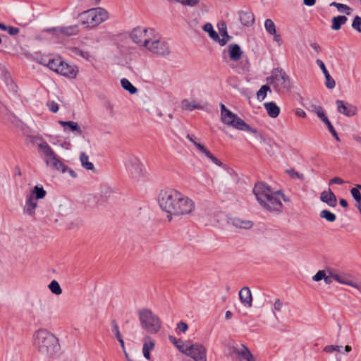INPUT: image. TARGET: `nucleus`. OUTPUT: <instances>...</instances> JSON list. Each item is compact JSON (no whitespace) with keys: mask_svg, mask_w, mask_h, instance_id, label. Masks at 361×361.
<instances>
[{"mask_svg":"<svg viewBox=\"0 0 361 361\" xmlns=\"http://www.w3.org/2000/svg\"><path fill=\"white\" fill-rule=\"evenodd\" d=\"M180 108L185 111H193L195 109H203L204 106L195 100L183 99L180 103Z\"/></svg>","mask_w":361,"mask_h":361,"instance_id":"nucleus-23","label":"nucleus"},{"mask_svg":"<svg viewBox=\"0 0 361 361\" xmlns=\"http://www.w3.org/2000/svg\"><path fill=\"white\" fill-rule=\"evenodd\" d=\"M270 83L274 85L277 91L286 89L289 87V79L286 73L280 68H276L272 71L269 78Z\"/></svg>","mask_w":361,"mask_h":361,"instance_id":"nucleus-11","label":"nucleus"},{"mask_svg":"<svg viewBox=\"0 0 361 361\" xmlns=\"http://www.w3.org/2000/svg\"><path fill=\"white\" fill-rule=\"evenodd\" d=\"M80 160L82 167L87 170H94V164L89 161V157L85 152L80 154Z\"/></svg>","mask_w":361,"mask_h":361,"instance_id":"nucleus-35","label":"nucleus"},{"mask_svg":"<svg viewBox=\"0 0 361 361\" xmlns=\"http://www.w3.org/2000/svg\"><path fill=\"white\" fill-rule=\"evenodd\" d=\"M240 20L245 26H251L255 22L254 15L251 12H243L240 15Z\"/></svg>","mask_w":361,"mask_h":361,"instance_id":"nucleus-29","label":"nucleus"},{"mask_svg":"<svg viewBox=\"0 0 361 361\" xmlns=\"http://www.w3.org/2000/svg\"><path fill=\"white\" fill-rule=\"evenodd\" d=\"M154 30L151 28L137 27L130 33V38L138 46L145 47L152 40Z\"/></svg>","mask_w":361,"mask_h":361,"instance_id":"nucleus-9","label":"nucleus"},{"mask_svg":"<svg viewBox=\"0 0 361 361\" xmlns=\"http://www.w3.org/2000/svg\"><path fill=\"white\" fill-rule=\"evenodd\" d=\"M178 349L183 353L191 357L195 361H207L206 348L202 344H190L188 341L180 346H178Z\"/></svg>","mask_w":361,"mask_h":361,"instance_id":"nucleus-8","label":"nucleus"},{"mask_svg":"<svg viewBox=\"0 0 361 361\" xmlns=\"http://www.w3.org/2000/svg\"><path fill=\"white\" fill-rule=\"evenodd\" d=\"M264 27L267 32L270 35H275L276 30L274 21L271 19H267L264 23Z\"/></svg>","mask_w":361,"mask_h":361,"instance_id":"nucleus-40","label":"nucleus"},{"mask_svg":"<svg viewBox=\"0 0 361 361\" xmlns=\"http://www.w3.org/2000/svg\"><path fill=\"white\" fill-rule=\"evenodd\" d=\"M326 275L325 271L319 270L317 273L312 277V280L314 281H319L324 279Z\"/></svg>","mask_w":361,"mask_h":361,"instance_id":"nucleus-51","label":"nucleus"},{"mask_svg":"<svg viewBox=\"0 0 361 361\" xmlns=\"http://www.w3.org/2000/svg\"><path fill=\"white\" fill-rule=\"evenodd\" d=\"M66 171H68V172L69 173V174H70L73 178H76V177H77V174H76V173H75L73 170H72V169H68V168L67 167V169H66Z\"/></svg>","mask_w":361,"mask_h":361,"instance_id":"nucleus-64","label":"nucleus"},{"mask_svg":"<svg viewBox=\"0 0 361 361\" xmlns=\"http://www.w3.org/2000/svg\"><path fill=\"white\" fill-rule=\"evenodd\" d=\"M295 114L299 117H302V118L306 117V113L302 109H297V110L295 111Z\"/></svg>","mask_w":361,"mask_h":361,"instance_id":"nucleus-60","label":"nucleus"},{"mask_svg":"<svg viewBox=\"0 0 361 361\" xmlns=\"http://www.w3.org/2000/svg\"><path fill=\"white\" fill-rule=\"evenodd\" d=\"M330 6L336 7L339 12L344 13L348 16L351 15L353 12V8L345 4L337 2H332L330 4Z\"/></svg>","mask_w":361,"mask_h":361,"instance_id":"nucleus-32","label":"nucleus"},{"mask_svg":"<svg viewBox=\"0 0 361 361\" xmlns=\"http://www.w3.org/2000/svg\"><path fill=\"white\" fill-rule=\"evenodd\" d=\"M310 107H311V111L314 114H315L318 116V118H319L324 123L329 121V118L326 115L325 111L323 109V108L321 106L312 105Z\"/></svg>","mask_w":361,"mask_h":361,"instance_id":"nucleus-31","label":"nucleus"},{"mask_svg":"<svg viewBox=\"0 0 361 361\" xmlns=\"http://www.w3.org/2000/svg\"><path fill=\"white\" fill-rule=\"evenodd\" d=\"M46 195L47 192L42 186L35 185L27 196H32L34 200L37 201V200L43 199Z\"/></svg>","mask_w":361,"mask_h":361,"instance_id":"nucleus-25","label":"nucleus"},{"mask_svg":"<svg viewBox=\"0 0 361 361\" xmlns=\"http://www.w3.org/2000/svg\"><path fill=\"white\" fill-rule=\"evenodd\" d=\"M231 224L233 226L239 228L249 229L253 226V223L250 221L243 220L238 218L231 219Z\"/></svg>","mask_w":361,"mask_h":361,"instance_id":"nucleus-28","label":"nucleus"},{"mask_svg":"<svg viewBox=\"0 0 361 361\" xmlns=\"http://www.w3.org/2000/svg\"><path fill=\"white\" fill-rule=\"evenodd\" d=\"M283 302L280 299H276L274 304V310L278 312L281 310Z\"/></svg>","mask_w":361,"mask_h":361,"instance_id":"nucleus-54","label":"nucleus"},{"mask_svg":"<svg viewBox=\"0 0 361 361\" xmlns=\"http://www.w3.org/2000/svg\"><path fill=\"white\" fill-rule=\"evenodd\" d=\"M145 48L152 54L159 56H167L170 54L169 47L164 41L160 40L152 37V40L148 44Z\"/></svg>","mask_w":361,"mask_h":361,"instance_id":"nucleus-12","label":"nucleus"},{"mask_svg":"<svg viewBox=\"0 0 361 361\" xmlns=\"http://www.w3.org/2000/svg\"><path fill=\"white\" fill-rule=\"evenodd\" d=\"M6 31L8 32L9 35H11L12 36L16 35L20 32L19 28L12 27V26L8 27Z\"/></svg>","mask_w":361,"mask_h":361,"instance_id":"nucleus-53","label":"nucleus"},{"mask_svg":"<svg viewBox=\"0 0 361 361\" xmlns=\"http://www.w3.org/2000/svg\"><path fill=\"white\" fill-rule=\"evenodd\" d=\"M114 192H115L114 191V190L108 186H104L101 190L102 196L105 198L110 197L111 195L114 194Z\"/></svg>","mask_w":361,"mask_h":361,"instance_id":"nucleus-46","label":"nucleus"},{"mask_svg":"<svg viewBox=\"0 0 361 361\" xmlns=\"http://www.w3.org/2000/svg\"><path fill=\"white\" fill-rule=\"evenodd\" d=\"M125 166L128 173L133 178H139L143 174L144 166L140 159L134 155H128L125 160Z\"/></svg>","mask_w":361,"mask_h":361,"instance_id":"nucleus-10","label":"nucleus"},{"mask_svg":"<svg viewBox=\"0 0 361 361\" xmlns=\"http://www.w3.org/2000/svg\"><path fill=\"white\" fill-rule=\"evenodd\" d=\"M111 331L115 334V336L117 338H120L122 336L120 333L118 326L115 319H113L111 322Z\"/></svg>","mask_w":361,"mask_h":361,"instance_id":"nucleus-44","label":"nucleus"},{"mask_svg":"<svg viewBox=\"0 0 361 361\" xmlns=\"http://www.w3.org/2000/svg\"><path fill=\"white\" fill-rule=\"evenodd\" d=\"M315 3L316 0H303V4L307 6H312Z\"/></svg>","mask_w":361,"mask_h":361,"instance_id":"nucleus-61","label":"nucleus"},{"mask_svg":"<svg viewBox=\"0 0 361 361\" xmlns=\"http://www.w3.org/2000/svg\"><path fill=\"white\" fill-rule=\"evenodd\" d=\"M121 84L122 87L130 94H135L137 91V88L126 78L121 79Z\"/></svg>","mask_w":361,"mask_h":361,"instance_id":"nucleus-37","label":"nucleus"},{"mask_svg":"<svg viewBox=\"0 0 361 361\" xmlns=\"http://www.w3.org/2000/svg\"><path fill=\"white\" fill-rule=\"evenodd\" d=\"M352 27L361 33V17L356 16L352 23Z\"/></svg>","mask_w":361,"mask_h":361,"instance_id":"nucleus-43","label":"nucleus"},{"mask_svg":"<svg viewBox=\"0 0 361 361\" xmlns=\"http://www.w3.org/2000/svg\"><path fill=\"white\" fill-rule=\"evenodd\" d=\"M316 63L318 65V66L321 68L322 73L324 75L326 81H325V85L329 89H333L336 86V82L332 78V77L330 75L329 71H327L324 63L321 59H317Z\"/></svg>","mask_w":361,"mask_h":361,"instance_id":"nucleus-16","label":"nucleus"},{"mask_svg":"<svg viewBox=\"0 0 361 361\" xmlns=\"http://www.w3.org/2000/svg\"><path fill=\"white\" fill-rule=\"evenodd\" d=\"M51 292L56 295H59L62 293V289L58 281L56 280H53L48 286Z\"/></svg>","mask_w":361,"mask_h":361,"instance_id":"nucleus-38","label":"nucleus"},{"mask_svg":"<svg viewBox=\"0 0 361 361\" xmlns=\"http://www.w3.org/2000/svg\"><path fill=\"white\" fill-rule=\"evenodd\" d=\"M59 123L64 128V130L69 129L71 131H75L78 135L82 133V130L76 122L59 121Z\"/></svg>","mask_w":361,"mask_h":361,"instance_id":"nucleus-27","label":"nucleus"},{"mask_svg":"<svg viewBox=\"0 0 361 361\" xmlns=\"http://www.w3.org/2000/svg\"><path fill=\"white\" fill-rule=\"evenodd\" d=\"M37 207V201L34 200L32 196H27L25 203L23 207V212L28 216H33L35 214Z\"/></svg>","mask_w":361,"mask_h":361,"instance_id":"nucleus-19","label":"nucleus"},{"mask_svg":"<svg viewBox=\"0 0 361 361\" xmlns=\"http://www.w3.org/2000/svg\"><path fill=\"white\" fill-rule=\"evenodd\" d=\"M333 279L334 277L332 276V274L330 276H326L325 275L324 280L326 284H330L332 282Z\"/></svg>","mask_w":361,"mask_h":361,"instance_id":"nucleus-62","label":"nucleus"},{"mask_svg":"<svg viewBox=\"0 0 361 361\" xmlns=\"http://www.w3.org/2000/svg\"><path fill=\"white\" fill-rule=\"evenodd\" d=\"M203 30L208 32L209 36L215 42H217V39H219V34L213 29V26L211 23H206L203 26Z\"/></svg>","mask_w":361,"mask_h":361,"instance_id":"nucleus-33","label":"nucleus"},{"mask_svg":"<svg viewBox=\"0 0 361 361\" xmlns=\"http://www.w3.org/2000/svg\"><path fill=\"white\" fill-rule=\"evenodd\" d=\"M268 115L271 118H276L280 113V108L273 102H267L264 104Z\"/></svg>","mask_w":361,"mask_h":361,"instance_id":"nucleus-26","label":"nucleus"},{"mask_svg":"<svg viewBox=\"0 0 361 361\" xmlns=\"http://www.w3.org/2000/svg\"><path fill=\"white\" fill-rule=\"evenodd\" d=\"M344 183L343 180L341 179V178L339 177H334L333 178H331L329 181V184H338V185H341Z\"/></svg>","mask_w":361,"mask_h":361,"instance_id":"nucleus-57","label":"nucleus"},{"mask_svg":"<svg viewBox=\"0 0 361 361\" xmlns=\"http://www.w3.org/2000/svg\"><path fill=\"white\" fill-rule=\"evenodd\" d=\"M72 51L75 56H79L88 61L90 59L91 56L88 51L81 50L78 48H73Z\"/></svg>","mask_w":361,"mask_h":361,"instance_id":"nucleus-42","label":"nucleus"},{"mask_svg":"<svg viewBox=\"0 0 361 361\" xmlns=\"http://www.w3.org/2000/svg\"><path fill=\"white\" fill-rule=\"evenodd\" d=\"M243 349L242 350H239L238 349L235 348L234 353H236L242 360L246 361H256L255 357L250 352L248 348L245 345H242Z\"/></svg>","mask_w":361,"mask_h":361,"instance_id":"nucleus-24","label":"nucleus"},{"mask_svg":"<svg viewBox=\"0 0 361 361\" xmlns=\"http://www.w3.org/2000/svg\"><path fill=\"white\" fill-rule=\"evenodd\" d=\"M34 345L41 354L50 357L55 356L61 349L59 339L44 329L34 334Z\"/></svg>","mask_w":361,"mask_h":361,"instance_id":"nucleus-3","label":"nucleus"},{"mask_svg":"<svg viewBox=\"0 0 361 361\" xmlns=\"http://www.w3.org/2000/svg\"><path fill=\"white\" fill-rule=\"evenodd\" d=\"M228 52L230 59L234 61H239L243 55V51L240 46L236 44H230L228 47Z\"/></svg>","mask_w":361,"mask_h":361,"instance_id":"nucleus-21","label":"nucleus"},{"mask_svg":"<svg viewBox=\"0 0 361 361\" xmlns=\"http://www.w3.org/2000/svg\"><path fill=\"white\" fill-rule=\"evenodd\" d=\"M270 90V88L268 85H265L261 87V88L257 92V99L260 101L264 99L267 96V91Z\"/></svg>","mask_w":361,"mask_h":361,"instance_id":"nucleus-41","label":"nucleus"},{"mask_svg":"<svg viewBox=\"0 0 361 361\" xmlns=\"http://www.w3.org/2000/svg\"><path fill=\"white\" fill-rule=\"evenodd\" d=\"M286 173L292 178H299L300 180H303L305 176L303 174L299 173L293 169H289L286 171Z\"/></svg>","mask_w":361,"mask_h":361,"instance_id":"nucleus-49","label":"nucleus"},{"mask_svg":"<svg viewBox=\"0 0 361 361\" xmlns=\"http://www.w3.org/2000/svg\"><path fill=\"white\" fill-rule=\"evenodd\" d=\"M348 18L345 16H338L332 18L331 29L334 30H339L341 26L346 23Z\"/></svg>","mask_w":361,"mask_h":361,"instance_id":"nucleus-30","label":"nucleus"},{"mask_svg":"<svg viewBox=\"0 0 361 361\" xmlns=\"http://www.w3.org/2000/svg\"><path fill=\"white\" fill-rule=\"evenodd\" d=\"M218 27L219 30V34L222 37V38L219 37V39H217V42L221 46H224L227 44V42L231 39V37L228 35L227 32V26L225 22H221L218 24Z\"/></svg>","mask_w":361,"mask_h":361,"instance_id":"nucleus-20","label":"nucleus"},{"mask_svg":"<svg viewBox=\"0 0 361 361\" xmlns=\"http://www.w3.org/2000/svg\"><path fill=\"white\" fill-rule=\"evenodd\" d=\"M170 341L173 343L177 348L178 346H180L183 343L180 339H177L173 336H169V337Z\"/></svg>","mask_w":361,"mask_h":361,"instance_id":"nucleus-55","label":"nucleus"},{"mask_svg":"<svg viewBox=\"0 0 361 361\" xmlns=\"http://www.w3.org/2000/svg\"><path fill=\"white\" fill-rule=\"evenodd\" d=\"M320 200L331 207H335L337 204L336 196L330 188L321 192Z\"/></svg>","mask_w":361,"mask_h":361,"instance_id":"nucleus-15","label":"nucleus"},{"mask_svg":"<svg viewBox=\"0 0 361 361\" xmlns=\"http://www.w3.org/2000/svg\"><path fill=\"white\" fill-rule=\"evenodd\" d=\"M325 124L326 125L329 130L330 131L331 134L333 135V137L337 140V141H339L340 140V138L338 135V133H336L335 128H334V126H332V124L331 123L330 121L329 120L328 121H326V123H325Z\"/></svg>","mask_w":361,"mask_h":361,"instance_id":"nucleus-48","label":"nucleus"},{"mask_svg":"<svg viewBox=\"0 0 361 361\" xmlns=\"http://www.w3.org/2000/svg\"><path fill=\"white\" fill-rule=\"evenodd\" d=\"M319 216L321 218L326 219L329 222H334L336 219V215L327 209L321 211Z\"/></svg>","mask_w":361,"mask_h":361,"instance_id":"nucleus-39","label":"nucleus"},{"mask_svg":"<svg viewBox=\"0 0 361 361\" xmlns=\"http://www.w3.org/2000/svg\"><path fill=\"white\" fill-rule=\"evenodd\" d=\"M40 153L43 156L47 166L65 173L67 166L60 160L59 157L45 141L39 144Z\"/></svg>","mask_w":361,"mask_h":361,"instance_id":"nucleus-7","label":"nucleus"},{"mask_svg":"<svg viewBox=\"0 0 361 361\" xmlns=\"http://www.w3.org/2000/svg\"><path fill=\"white\" fill-rule=\"evenodd\" d=\"M253 193L259 204L269 212H280L281 211L283 204L279 196H281L285 202L288 201L281 191L274 192L262 182L255 184Z\"/></svg>","mask_w":361,"mask_h":361,"instance_id":"nucleus-2","label":"nucleus"},{"mask_svg":"<svg viewBox=\"0 0 361 361\" xmlns=\"http://www.w3.org/2000/svg\"><path fill=\"white\" fill-rule=\"evenodd\" d=\"M78 72V70L75 67L71 66L62 61L58 73L71 78H74L76 77Z\"/></svg>","mask_w":361,"mask_h":361,"instance_id":"nucleus-17","label":"nucleus"},{"mask_svg":"<svg viewBox=\"0 0 361 361\" xmlns=\"http://www.w3.org/2000/svg\"><path fill=\"white\" fill-rule=\"evenodd\" d=\"M220 108L221 120L223 123L240 130L251 132L255 135L258 134L257 129L252 128L243 119L228 109L224 104H220Z\"/></svg>","mask_w":361,"mask_h":361,"instance_id":"nucleus-5","label":"nucleus"},{"mask_svg":"<svg viewBox=\"0 0 361 361\" xmlns=\"http://www.w3.org/2000/svg\"><path fill=\"white\" fill-rule=\"evenodd\" d=\"M239 298L242 304L250 307L252 302V297L250 288L245 286L239 291Z\"/></svg>","mask_w":361,"mask_h":361,"instance_id":"nucleus-18","label":"nucleus"},{"mask_svg":"<svg viewBox=\"0 0 361 361\" xmlns=\"http://www.w3.org/2000/svg\"><path fill=\"white\" fill-rule=\"evenodd\" d=\"M336 104L338 111L348 117L353 116L357 114V108L353 104H345L341 100H336Z\"/></svg>","mask_w":361,"mask_h":361,"instance_id":"nucleus-14","label":"nucleus"},{"mask_svg":"<svg viewBox=\"0 0 361 361\" xmlns=\"http://www.w3.org/2000/svg\"><path fill=\"white\" fill-rule=\"evenodd\" d=\"M310 47L317 52L319 53L321 51V47L320 46L315 42L311 43Z\"/></svg>","mask_w":361,"mask_h":361,"instance_id":"nucleus-59","label":"nucleus"},{"mask_svg":"<svg viewBox=\"0 0 361 361\" xmlns=\"http://www.w3.org/2000/svg\"><path fill=\"white\" fill-rule=\"evenodd\" d=\"M141 327L149 334H157L161 327L159 317L149 309H142L138 312Z\"/></svg>","mask_w":361,"mask_h":361,"instance_id":"nucleus-6","label":"nucleus"},{"mask_svg":"<svg viewBox=\"0 0 361 361\" xmlns=\"http://www.w3.org/2000/svg\"><path fill=\"white\" fill-rule=\"evenodd\" d=\"M61 62H62V61L61 59H49V58L47 66L49 69H51L58 73V71L59 70V67H60Z\"/></svg>","mask_w":361,"mask_h":361,"instance_id":"nucleus-36","label":"nucleus"},{"mask_svg":"<svg viewBox=\"0 0 361 361\" xmlns=\"http://www.w3.org/2000/svg\"><path fill=\"white\" fill-rule=\"evenodd\" d=\"M78 32V27L77 25H71L68 27H59V33H61L66 36H71L76 35Z\"/></svg>","mask_w":361,"mask_h":361,"instance_id":"nucleus-34","label":"nucleus"},{"mask_svg":"<svg viewBox=\"0 0 361 361\" xmlns=\"http://www.w3.org/2000/svg\"><path fill=\"white\" fill-rule=\"evenodd\" d=\"M81 23L87 27H95L109 18V12L104 8L97 7L79 14Z\"/></svg>","mask_w":361,"mask_h":361,"instance_id":"nucleus-4","label":"nucleus"},{"mask_svg":"<svg viewBox=\"0 0 361 361\" xmlns=\"http://www.w3.org/2000/svg\"><path fill=\"white\" fill-rule=\"evenodd\" d=\"M143 355L147 360H150L151 355H150V351L147 350V343L143 344V348H142Z\"/></svg>","mask_w":361,"mask_h":361,"instance_id":"nucleus-56","label":"nucleus"},{"mask_svg":"<svg viewBox=\"0 0 361 361\" xmlns=\"http://www.w3.org/2000/svg\"><path fill=\"white\" fill-rule=\"evenodd\" d=\"M158 202L160 208L168 214L170 221L172 216H179L191 214L195 208V202L176 190H161Z\"/></svg>","mask_w":361,"mask_h":361,"instance_id":"nucleus-1","label":"nucleus"},{"mask_svg":"<svg viewBox=\"0 0 361 361\" xmlns=\"http://www.w3.org/2000/svg\"><path fill=\"white\" fill-rule=\"evenodd\" d=\"M186 137L194 144L197 149L209 159L214 164L219 166L223 165L222 162L216 158L213 154L202 145L196 141V137L193 135L188 134Z\"/></svg>","mask_w":361,"mask_h":361,"instance_id":"nucleus-13","label":"nucleus"},{"mask_svg":"<svg viewBox=\"0 0 361 361\" xmlns=\"http://www.w3.org/2000/svg\"><path fill=\"white\" fill-rule=\"evenodd\" d=\"M336 350H339L338 345H330L325 346L324 348V351H325L326 353H333L334 351H336Z\"/></svg>","mask_w":361,"mask_h":361,"instance_id":"nucleus-52","label":"nucleus"},{"mask_svg":"<svg viewBox=\"0 0 361 361\" xmlns=\"http://www.w3.org/2000/svg\"><path fill=\"white\" fill-rule=\"evenodd\" d=\"M49 32L59 33V27H51L46 30Z\"/></svg>","mask_w":361,"mask_h":361,"instance_id":"nucleus-63","label":"nucleus"},{"mask_svg":"<svg viewBox=\"0 0 361 361\" xmlns=\"http://www.w3.org/2000/svg\"><path fill=\"white\" fill-rule=\"evenodd\" d=\"M332 276L334 277V279L337 282L343 284H346L350 286H353L354 288H356L357 289H360L361 288V283L355 282L353 280L350 279L348 276L345 275H340V274H332Z\"/></svg>","mask_w":361,"mask_h":361,"instance_id":"nucleus-22","label":"nucleus"},{"mask_svg":"<svg viewBox=\"0 0 361 361\" xmlns=\"http://www.w3.org/2000/svg\"><path fill=\"white\" fill-rule=\"evenodd\" d=\"M144 343H147V349L149 351L152 350L154 347V341L149 336L145 337Z\"/></svg>","mask_w":361,"mask_h":361,"instance_id":"nucleus-50","label":"nucleus"},{"mask_svg":"<svg viewBox=\"0 0 361 361\" xmlns=\"http://www.w3.org/2000/svg\"><path fill=\"white\" fill-rule=\"evenodd\" d=\"M47 106L49 110L53 113H56L59 111V104L54 101L49 100L47 102Z\"/></svg>","mask_w":361,"mask_h":361,"instance_id":"nucleus-45","label":"nucleus"},{"mask_svg":"<svg viewBox=\"0 0 361 361\" xmlns=\"http://www.w3.org/2000/svg\"><path fill=\"white\" fill-rule=\"evenodd\" d=\"M200 0H185V6L193 7L198 4Z\"/></svg>","mask_w":361,"mask_h":361,"instance_id":"nucleus-58","label":"nucleus"},{"mask_svg":"<svg viewBox=\"0 0 361 361\" xmlns=\"http://www.w3.org/2000/svg\"><path fill=\"white\" fill-rule=\"evenodd\" d=\"M188 329V325L184 322H180L177 324V328L176 329V333L178 334L180 332L185 333Z\"/></svg>","mask_w":361,"mask_h":361,"instance_id":"nucleus-47","label":"nucleus"}]
</instances>
